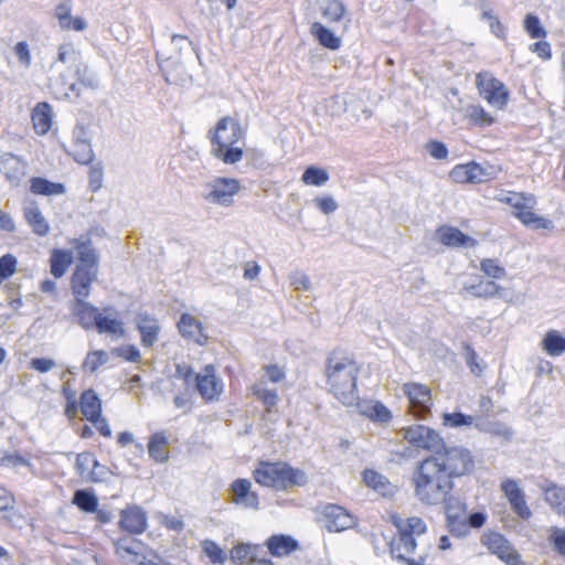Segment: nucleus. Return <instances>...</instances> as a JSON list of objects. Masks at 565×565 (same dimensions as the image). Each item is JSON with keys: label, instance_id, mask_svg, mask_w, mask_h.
I'll return each mask as SVG.
<instances>
[{"label": "nucleus", "instance_id": "obj_7", "mask_svg": "<svg viewBox=\"0 0 565 565\" xmlns=\"http://www.w3.org/2000/svg\"><path fill=\"white\" fill-rule=\"evenodd\" d=\"M171 49L177 52L175 55L167 54L163 51L157 52L159 67L166 76L168 83L178 84L185 74L183 67L186 58L191 57L194 53L192 42L188 36L174 34L171 39Z\"/></svg>", "mask_w": 565, "mask_h": 565}, {"label": "nucleus", "instance_id": "obj_51", "mask_svg": "<svg viewBox=\"0 0 565 565\" xmlns=\"http://www.w3.org/2000/svg\"><path fill=\"white\" fill-rule=\"evenodd\" d=\"M445 503L446 519H458L466 516L467 508L459 499L447 495Z\"/></svg>", "mask_w": 565, "mask_h": 565}, {"label": "nucleus", "instance_id": "obj_28", "mask_svg": "<svg viewBox=\"0 0 565 565\" xmlns=\"http://www.w3.org/2000/svg\"><path fill=\"white\" fill-rule=\"evenodd\" d=\"M0 170L13 184H18L25 174V162L18 156L7 152L0 158Z\"/></svg>", "mask_w": 565, "mask_h": 565}, {"label": "nucleus", "instance_id": "obj_26", "mask_svg": "<svg viewBox=\"0 0 565 565\" xmlns=\"http://www.w3.org/2000/svg\"><path fill=\"white\" fill-rule=\"evenodd\" d=\"M95 329L99 333L121 337L125 333L124 323L118 319V313L113 308H104L97 318Z\"/></svg>", "mask_w": 565, "mask_h": 565}, {"label": "nucleus", "instance_id": "obj_53", "mask_svg": "<svg viewBox=\"0 0 565 565\" xmlns=\"http://www.w3.org/2000/svg\"><path fill=\"white\" fill-rule=\"evenodd\" d=\"M202 548L213 563L223 564L226 561L224 551L215 542L206 540L202 543Z\"/></svg>", "mask_w": 565, "mask_h": 565}, {"label": "nucleus", "instance_id": "obj_37", "mask_svg": "<svg viewBox=\"0 0 565 565\" xmlns=\"http://www.w3.org/2000/svg\"><path fill=\"white\" fill-rule=\"evenodd\" d=\"M543 349L551 356H558L565 352V338L556 330L545 334L542 342Z\"/></svg>", "mask_w": 565, "mask_h": 565}, {"label": "nucleus", "instance_id": "obj_60", "mask_svg": "<svg viewBox=\"0 0 565 565\" xmlns=\"http://www.w3.org/2000/svg\"><path fill=\"white\" fill-rule=\"evenodd\" d=\"M447 525L449 532L455 536H465L469 533V525L467 523L466 516L458 519H447Z\"/></svg>", "mask_w": 565, "mask_h": 565}, {"label": "nucleus", "instance_id": "obj_42", "mask_svg": "<svg viewBox=\"0 0 565 565\" xmlns=\"http://www.w3.org/2000/svg\"><path fill=\"white\" fill-rule=\"evenodd\" d=\"M253 394L266 405L268 411L277 404V392L267 388L264 379H260L259 382L253 386Z\"/></svg>", "mask_w": 565, "mask_h": 565}, {"label": "nucleus", "instance_id": "obj_46", "mask_svg": "<svg viewBox=\"0 0 565 565\" xmlns=\"http://www.w3.org/2000/svg\"><path fill=\"white\" fill-rule=\"evenodd\" d=\"M108 362V354L104 350H96L87 353L84 362L83 370L89 373H94L99 366Z\"/></svg>", "mask_w": 565, "mask_h": 565}, {"label": "nucleus", "instance_id": "obj_63", "mask_svg": "<svg viewBox=\"0 0 565 565\" xmlns=\"http://www.w3.org/2000/svg\"><path fill=\"white\" fill-rule=\"evenodd\" d=\"M313 204L326 215L333 213L339 206L331 195L317 196Z\"/></svg>", "mask_w": 565, "mask_h": 565}, {"label": "nucleus", "instance_id": "obj_21", "mask_svg": "<svg viewBox=\"0 0 565 565\" xmlns=\"http://www.w3.org/2000/svg\"><path fill=\"white\" fill-rule=\"evenodd\" d=\"M119 526L130 534H141L147 527V514L139 507H130L121 511Z\"/></svg>", "mask_w": 565, "mask_h": 565}, {"label": "nucleus", "instance_id": "obj_62", "mask_svg": "<svg viewBox=\"0 0 565 565\" xmlns=\"http://www.w3.org/2000/svg\"><path fill=\"white\" fill-rule=\"evenodd\" d=\"M550 541L552 542L554 550L565 556V530L556 526L551 529Z\"/></svg>", "mask_w": 565, "mask_h": 565}, {"label": "nucleus", "instance_id": "obj_20", "mask_svg": "<svg viewBox=\"0 0 565 565\" xmlns=\"http://www.w3.org/2000/svg\"><path fill=\"white\" fill-rule=\"evenodd\" d=\"M178 329L181 335L194 341L199 345H205L209 337L204 332L202 322L190 313H182L178 321Z\"/></svg>", "mask_w": 565, "mask_h": 565}, {"label": "nucleus", "instance_id": "obj_13", "mask_svg": "<svg viewBox=\"0 0 565 565\" xmlns=\"http://www.w3.org/2000/svg\"><path fill=\"white\" fill-rule=\"evenodd\" d=\"M481 543L492 554L504 561L507 565H522L519 553L513 550L510 542L502 534L488 532L482 535Z\"/></svg>", "mask_w": 565, "mask_h": 565}, {"label": "nucleus", "instance_id": "obj_8", "mask_svg": "<svg viewBox=\"0 0 565 565\" xmlns=\"http://www.w3.org/2000/svg\"><path fill=\"white\" fill-rule=\"evenodd\" d=\"M429 458L436 460L439 463V469L451 480L469 473L475 466L470 451L460 446L448 448L445 446L437 455H431Z\"/></svg>", "mask_w": 565, "mask_h": 565}, {"label": "nucleus", "instance_id": "obj_45", "mask_svg": "<svg viewBox=\"0 0 565 565\" xmlns=\"http://www.w3.org/2000/svg\"><path fill=\"white\" fill-rule=\"evenodd\" d=\"M500 201L512 206L515 212H520L524 207H533L535 204V200L532 195H524L522 193H510L502 196Z\"/></svg>", "mask_w": 565, "mask_h": 565}, {"label": "nucleus", "instance_id": "obj_50", "mask_svg": "<svg viewBox=\"0 0 565 565\" xmlns=\"http://www.w3.org/2000/svg\"><path fill=\"white\" fill-rule=\"evenodd\" d=\"M480 270L492 279H501L507 275V270L497 259L484 258L480 262Z\"/></svg>", "mask_w": 565, "mask_h": 565}, {"label": "nucleus", "instance_id": "obj_34", "mask_svg": "<svg viewBox=\"0 0 565 565\" xmlns=\"http://www.w3.org/2000/svg\"><path fill=\"white\" fill-rule=\"evenodd\" d=\"M318 8L327 22H339L345 14V8L339 0H318Z\"/></svg>", "mask_w": 565, "mask_h": 565}, {"label": "nucleus", "instance_id": "obj_30", "mask_svg": "<svg viewBox=\"0 0 565 565\" xmlns=\"http://www.w3.org/2000/svg\"><path fill=\"white\" fill-rule=\"evenodd\" d=\"M81 411L88 422H96L100 416L102 402L94 390H87L82 393Z\"/></svg>", "mask_w": 565, "mask_h": 565}, {"label": "nucleus", "instance_id": "obj_57", "mask_svg": "<svg viewBox=\"0 0 565 565\" xmlns=\"http://www.w3.org/2000/svg\"><path fill=\"white\" fill-rule=\"evenodd\" d=\"M109 475L110 470L107 467L100 465L95 458L92 469L88 471L86 476V481L95 483L103 482L106 481Z\"/></svg>", "mask_w": 565, "mask_h": 565}, {"label": "nucleus", "instance_id": "obj_19", "mask_svg": "<svg viewBox=\"0 0 565 565\" xmlns=\"http://www.w3.org/2000/svg\"><path fill=\"white\" fill-rule=\"evenodd\" d=\"M23 216L32 232L39 236L50 233V224L43 215L39 204L34 200H25L23 203Z\"/></svg>", "mask_w": 565, "mask_h": 565}, {"label": "nucleus", "instance_id": "obj_25", "mask_svg": "<svg viewBox=\"0 0 565 565\" xmlns=\"http://www.w3.org/2000/svg\"><path fill=\"white\" fill-rule=\"evenodd\" d=\"M252 483L247 479H237L233 482L231 490L233 502L247 509L257 510L259 507L258 497L250 491Z\"/></svg>", "mask_w": 565, "mask_h": 565}, {"label": "nucleus", "instance_id": "obj_40", "mask_svg": "<svg viewBox=\"0 0 565 565\" xmlns=\"http://www.w3.org/2000/svg\"><path fill=\"white\" fill-rule=\"evenodd\" d=\"M72 502L86 513H93L98 507L97 497L88 490H77Z\"/></svg>", "mask_w": 565, "mask_h": 565}, {"label": "nucleus", "instance_id": "obj_35", "mask_svg": "<svg viewBox=\"0 0 565 565\" xmlns=\"http://www.w3.org/2000/svg\"><path fill=\"white\" fill-rule=\"evenodd\" d=\"M72 262L73 258L71 252L54 249L50 258L51 274L55 278L63 277Z\"/></svg>", "mask_w": 565, "mask_h": 565}, {"label": "nucleus", "instance_id": "obj_55", "mask_svg": "<svg viewBox=\"0 0 565 565\" xmlns=\"http://www.w3.org/2000/svg\"><path fill=\"white\" fill-rule=\"evenodd\" d=\"M472 416L462 413H445L443 414V424L448 427L469 426L472 424Z\"/></svg>", "mask_w": 565, "mask_h": 565}, {"label": "nucleus", "instance_id": "obj_29", "mask_svg": "<svg viewBox=\"0 0 565 565\" xmlns=\"http://www.w3.org/2000/svg\"><path fill=\"white\" fill-rule=\"evenodd\" d=\"M266 546L275 557H284L299 548L298 542L289 535L275 534L267 539Z\"/></svg>", "mask_w": 565, "mask_h": 565}, {"label": "nucleus", "instance_id": "obj_14", "mask_svg": "<svg viewBox=\"0 0 565 565\" xmlns=\"http://www.w3.org/2000/svg\"><path fill=\"white\" fill-rule=\"evenodd\" d=\"M196 388L206 401L218 398L223 392L222 383L215 376V366L207 364L202 374H195Z\"/></svg>", "mask_w": 565, "mask_h": 565}, {"label": "nucleus", "instance_id": "obj_9", "mask_svg": "<svg viewBox=\"0 0 565 565\" xmlns=\"http://www.w3.org/2000/svg\"><path fill=\"white\" fill-rule=\"evenodd\" d=\"M241 190L239 180L217 177L205 183L203 199L210 204L228 207L234 204L235 196Z\"/></svg>", "mask_w": 565, "mask_h": 565}, {"label": "nucleus", "instance_id": "obj_27", "mask_svg": "<svg viewBox=\"0 0 565 565\" xmlns=\"http://www.w3.org/2000/svg\"><path fill=\"white\" fill-rule=\"evenodd\" d=\"M438 241L448 247H475L477 241L456 227L441 226L437 230Z\"/></svg>", "mask_w": 565, "mask_h": 565}, {"label": "nucleus", "instance_id": "obj_6", "mask_svg": "<svg viewBox=\"0 0 565 565\" xmlns=\"http://www.w3.org/2000/svg\"><path fill=\"white\" fill-rule=\"evenodd\" d=\"M254 479L260 486L276 490H288L294 487H302L307 483L303 470L292 468L281 461H262L254 470Z\"/></svg>", "mask_w": 565, "mask_h": 565}, {"label": "nucleus", "instance_id": "obj_54", "mask_svg": "<svg viewBox=\"0 0 565 565\" xmlns=\"http://www.w3.org/2000/svg\"><path fill=\"white\" fill-rule=\"evenodd\" d=\"M13 53L18 58L19 64L25 70L30 68L32 64L30 45L26 41H20L13 46Z\"/></svg>", "mask_w": 565, "mask_h": 565}, {"label": "nucleus", "instance_id": "obj_23", "mask_svg": "<svg viewBox=\"0 0 565 565\" xmlns=\"http://www.w3.org/2000/svg\"><path fill=\"white\" fill-rule=\"evenodd\" d=\"M71 311L76 317L77 323L85 330L95 328L100 312L98 308L82 298L74 299L71 305Z\"/></svg>", "mask_w": 565, "mask_h": 565}, {"label": "nucleus", "instance_id": "obj_24", "mask_svg": "<svg viewBox=\"0 0 565 565\" xmlns=\"http://www.w3.org/2000/svg\"><path fill=\"white\" fill-rule=\"evenodd\" d=\"M450 175L459 183H481L488 180L486 170L475 162L455 167Z\"/></svg>", "mask_w": 565, "mask_h": 565}, {"label": "nucleus", "instance_id": "obj_44", "mask_svg": "<svg viewBox=\"0 0 565 565\" xmlns=\"http://www.w3.org/2000/svg\"><path fill=\"white\" fill-rule=\"evenodd\" d=\"M259 546L252 544H238L231 551V558L241 564L252 563L257 555Z\"/></svg>", "mask_w": 565, "mask_h": 565}, {"label": "nucleus", "instance_id": "obj_41", "mask_svg": "<svg viewBox=\"0 0 565 565\" xmlns=\"http://www.w3.org/2000/svg\"><path fill=\"white\" fill-rule=\"evenodd\" d=\"M330 175L327 170L315 166L308 167L302 177L301 181L307 185L321 186L327 183Z\"/></svg>", "mask_w": 565, "mask_h": 565}, {"label": "nucleus", "instance_id": "obj_10", "mask_svg": "<svg viewBox=\"0 0 565 565\" xmlns=\"http://www.w3.org/2000/svg\"><path fill=\"white\" fill-rule=\"evenodd\" d=\"M404 438L417 448H423L437 455L445 448L444 438L428 426L413 425L403 429Z\"/></svg>", "mask_w": 565, "mask_h": 565}, {"label": "nucleus", "instance_id": "obj_1", "mask_svg": "<svg viewBox=\"0 0 565 565\" xmlns=\"http://www.w3.org/2000/svg\"><path fill=\"white\" fill-rule=\"evenodd\" d=\"M356 362L342 352L333 351L326 361L328 390L343 405H353L358 401Z\"/></svg>", "mask_w": 565, "mask_h": 565}, {"label": "nucleus", "instance_id": "obj_22", "mask_svg": "<svg viewBox=\"0 0 565 565\" xmlns=\"http://www.w3.org/2000/svg\"><path fill=\"white\" fill-rule=\"evenodd\" d=\"M136 327L140 333L142 347L151 348L158 341L161 328L154 317L138 313L136 316Z\"/></svg>", "mask_w": 565, "mask_h": 565}, {"label": "nucleus", "instance_id": "obj_32", "mask_svg": "<svg viewBox=\"0 0 565 565\" xmlns=\"http://www.w3.org/2000/svg\"><path fill=\"white\" fill-rule=\"evenodd\" d=\"M30 190L33 194L53 196L64 194L66 189L63 183L52 182L45 178L34 177L31 179Z\"/></svg>", "mask_w": 565, "mask_h": 565}, {"label": "nucleus", "instance_id": "obj_11", "mask_svg": "<svg viewBox=\"0 0 565 565\" xmlns=\"http://www.w3.org/2000/svg\"><path fill=\"white\" fill-rule=\"evenodd\" d=\"M476 84L480 95L487 102L497 108H502L507 104L508 92L504 85L494 78L490 73L483 72L477 75Z\"/></svg>", "mask_w": 565, "mask_h": 565}, {"label": "nucleus", "instance_id": "obj_36", "mask_svg": "<svg viewBox=\"0 0 565 565\" xmlns=\"http://www.w3.org/2000/svg\"><path fill=\"white\" fill-rule=\"evenodd\" d=\"M311 33L317 38L319 43L330 50H337L341 45L340 38L335 36L332 31L319 22L311 25Z\"/></svg>", "mask_w": 565, "mask_h": 565}, {"label": "nucleus", "instance_id": "obj_43", "mask_svg": "<svg viewBox=\"0 0 565 565\" xmlns=\"http://www.w3.org/2000/svg\"><path fill=\"white\" fill-rule=\"evenodd\" d=\"M545 500L565 514V488L552 484L544 489Z\"/></svg>", "mask_w": 565, "mask_h": 565}, {"label": "nucleus", "instance_id": "obj_31", "mask_svg": "<svg viewBox=\"0 0 565 565\" xmlns=\"http://www.w3.org/2000/svg\"><path fill=\"white\" fill-rule=\"evenodd\" d=\"M32 121L36 134L45 135L52 127V108L47 103H39L32 113Z\"/></svg>", "mask_w": 565, "mask_h": 565}, {"label": "nucleus", "instance_id": "obj_47", "mask_svg": "<svg viewBox=\"0 0 565 565\" xmlns=\"http://www.w3.org/2000/svg\"><path fill=\"white\" fill-rule=\"evenodd\" d=\"M75 74L81 85L89 89H96L99 86L98 77L85 64H78L75 67Z\"/></svg>", "mask_w": 565, "mask_h": 565}, {"label": "nucleus", "instance_id": "obj_49", "mask_svg": "<svg viewBox=\"0 0 565 565\" xmlns=\"http://www.w3.org/2000/svg\"><path fill=\"white\" fill-rule=\"evenodd\" d=\"M466 117L479 126H490L494 122V119L478 105L468 106L466 108Z\"/></svg>", "mask_w": 565, "mask_h": 565}, {"label": "nucleus", "instance_id": "obj_33", "mask_svg": "<svg viewBox=\"0 0 565 565\" xmlns=\"http://www.w3.org/2000/svg\"><path fill=\"white\" fill-rule=\"evenodd\" d=\"M363 479L367 487L372 488L381 495L386 497L393 494L394 487L387 480V478L381 473L371 469H366L363 472Z\"/></svg>", "mask_w": 565, "mask_h": 565}, {"label": "nucleus", "instance_id": "obj_12", "mask_svg": "<svg viewBox=\"0 0 565 565\" xmlns=\"http://www.w3.org/2000/svg\"><path fill=\"white\" fill-rule=\"evenodd\" d=\"M402 391L408 397L411 412L415 416L425 417L430 413L431 392L428 386L411 382L405 383Z\"/></svg>", "mask_w": 565, "mask_h": 565}, {"label": "nucleus", "instance_id": "obj_15", "mask_svg": "<svg viewBox=\"0 0 565 565\" xmlns=\"http://www.w3.org/2000/svg\"><path fill=\"white\" fill-rule=\"evenodd\" d=\"M324 526L329 532H342L351 529L355 521L354 518L342 507L329 504L324 508Z\"/></svg>", "mask_w": 565, "mask_h": 565}, {"label": "nucleus", "instance_id": "obj_18", "mask_svg": "<svg viewBox=\"0 0 565 565\" xmlns=\"http://www.w3.org/2000/svg\"><path fill=\"white\" fill-rule=\"evenodd\" d=\"M503 288L493 280L479 279L477 282H466L460 290V294H469L473 298L490 299L499 296L505 301H510L505 294H502Z\"/></svg>", "mask_w": 565, "mask_h": 565}, {"label": "nucleus", "instance_id": "obj_4", "mask_svg": "<svg viewBox=\"0 0 565 565\" xmlns=\"http://www.w3.org/2000/svg\"><path fill=\"white\" fill-rule=\"evenodd\" d=\"M398 530V535L393 537L390 544L393 557L403 561L406 565H424L428 556V547L424 548L418 558H408L407 555L414 553L418 542L417 540L426 533V523L417 516L405 520L394 521Z\"/></svg>", "mask_w": 565, "mask_h": 565}, {"label": "nucleus", "instance_id": "obj_59", "mask_svg": "<svg viewBox=\"0 0 565 565\" xmlns=\"http://www.w3.org/2000/svg\"><path fill=\"white\" fill-rule=\"evenodd\" d=\"M95 457L89 452H82L76 458V470L78 475L86 480L88 471L92 469Z\"/></svg>", "mask_w": 565, "mask_h": 565}, {"label": "nucleus", "instance_id": "obj_52", "mask_svg": "<svg viewBox=\"0 0 565 565\" xmlns=\"http://www.w3.org/2000/svg\"><path fill=\"white\" fill-rule=\"evenodd\" d=\"M364 415L370 417L372 420L380 423H387L391 418V412L384 406L382 403H374L369 405L365 409L362 411Z\"/></svg>", "mask_w": 565, "mask_h": 565}, {"label": "nucleus", "instance_id": "obj_64", "mask_svg": "<svg viewBox=\"0 0 565 565\" xmlns=\"http://www.w3.org/2000/svg\"><path fill=\"white\" fill-rule=\"evenodd\" d=\"M427 152L437 160H443L448 157V149L445 143L440 141H429L426 145Z\"/></svg>", "mask_w": 565, "mask_h": 565}, {"label": "nucleus", "instance_id": "obj_16", "mask_svg": "<svg viewBox=\"0 0 565 565\" xmlns=\"http://www.w3.org/2000/svg\"><path fill=\"white\" fill-rule=\"evenodd\" d=\"M72 11L73 0H61L56 4L54 9V17L58 22V26L65 31L74 30L81 32L86 30L87 22L81 17L73 18Z\"/></svg>", "mask_w": 565, "mask_h": 565}, {"label": "nucleus", "instance_id": "obj_3", "mask_svg": "<svg viewBox=\"0 0 565 565\" xmlns=\"http://www.w3.org/2000/svg\"><path fill=\"white\" fill-rule=\"evenodd\" d=\"M245 131L232 117L221 118L215 128L210 130L212 154L225 164H235L243 159Z\"/></svg>", "mask_w": 565, "mask_h": 565}, {"label": "nucleus", "instance_id": "obj_56", "mask_svg": "<svg viewBox=\"0 0 565 565\" xmlns=\"http://www.w3.org/2000/svg\"><path fill=\"white\" fill-rule=\"evenodd\" d=\"M524 29L533 39L545 36V30L541 25L540 19L534 14H527L524 20Z\"/></svg>", "mask_w": 565, "mask_h": 565}, {"label": "nucleus", "instance_id": "obj_39", "mask_svg": "<svg viewBox=\"0 0 565 565\" xmlns=\"http://www.w3.org/2000/svg\"><path fill=\"white\" fill-rule=\"evenodd\" d=\"M81 53L76 50L73 43H63L57 47V58L53 63V66L57 63L67 64L70 66L78 65Z\"/></svg>", "mask_w": 565, "mask_h": 565}, {"label": "nucleus", "instance_id": "obj_17", "mask_svg": "<svg viewBox=\"0 0 565 565\" xmlns=\"http://www.w3.org/2000/svg\"><path fill=\"white\" fill-rule=\"evenodd\" d=\"M501 490L509 500L513 512L523 520H527L532 512L527 507L524 493L514 480L508 479L502 482Z\"/></svg>", "mask_w": 565, "mask_h": 565}, {"label": "nucleus", "instance_id": "obj_38", "mask_svg": "<svg viewBox=\"0 0 565 565\" xmlns=\"http://www.w3.org/2000/svg\"><path fill=\"white\" fill-rule=\"evenodd\" d=\"M167 437L163 434H153L148 445V451L151 458L157 462H164L168 459Z\"/></svg>", "mask_w": 565, "mask_h": 565}, {"label": "nucleus", "instance_id": "obj_58", "mask_svg": "<svg viewBox=\"0 0 565 565\" xmlns=\"http://www.w3.org/2000/svg\"><path fill=\"white\" fill-rule=\"evenodd\" d=\"M289 281L295 290L307 291L311 288L309 276L301 270L292 271L289 276Z\"/></svg>", "mask_w": 565, "mask_h": 565}, {"label": "nucleus", "instance_id": "obj_61", "mask_svg": "<svg viewBox=\"0 0 565 565\" xmlns=\"http://www.w3.org/2000/svg\"><path fill=\"white\" fill-rule=\"evenodd\" d=\"M111 352L129 362H138L140 360V352L135 345H122L115 348Z\"/></svg>", "mask_w": 565, "mask_h": 565}, {"label": "nucleus", "instance_id": "obj_5", "mask_svg": "<svg viewBox=\"0 0 565 565\" xmlns=\"http://www.w3.org/2000/svg\"><path fill=\"white\" fill-rule=\"evenodd\" d=\"M75 249L78 263L71 278L72 291L74 299H86L90 295L92 284L97 279L99 255L90 239H77Z\"/></svg>", "mask_w": 565, "mask_h": 565}, {"label": "nucleus", "instance_id": "obj_2", "mask_svg": "<svg viewBox=\"0 0 565 565\" xmlns=\"http://www.w3.org/2000/svg\"><path fill=\"white\" fill-rule=\"evenodd\" d=\"M413 482L415 497L426 505L443 503L454 488L452 480L439 469V463L429 457L418 465Z\"/></svg>", "mask_w": 565, "mask_h": 565}, {"label": "nucleus", "instance_id": "obj_48", "mask_svg": "<svg viewBox=\"0 0 565 565\" xmlns=\"http://www.w3.org/2000/svg\"><path fill=\"white\" fill-rule=\"evenodd\" d=\"M71 154L82 164H87L94 159V151L90 142L72 143Z\"/></svg>", "mask_w": 565, "mask_h": 565}]
</instances>
